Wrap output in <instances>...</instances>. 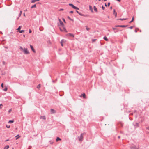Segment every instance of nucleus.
I'll use <instances>...</instances> for the list:
<instances>
[{
	"instance_id": "nucleus-1",
	"label": "nucleus",
	"mask_w": 149,
	"mask_h": 149,
	"mask_svg": "<svg viewBox=\"0 0 149 149\" xmlns=\"http://www.w3.org/2000/svg\"><path fill=\"white\" fill-rule=\"evenodd\" d=\"M20 49L21 51H22L24 54H29V52L26 48H23L22 47H20Z\"/></svg>"
},
{
	"instance_id": "nucleus-2",
	"label": "nucleus",
	"mask_w": 149,
	"mask_h": 149,
	"mask_svg": "<svg viewBox=\"0 0 149 149\" xmlns=\"http://www.w3.org/2000/svg\"><path fill=\"white\" fill-rule=\"evenodd\" d=\"M59 21H60V24L61 25V26H62L63 27V30L65 31V32H67V31L66 30V29L64 26V24L63 22L60 19H59Z\"/></svg>"
},
{
	"instance_id": "nucleus-3",
	"label": "nucleus",
	"mask_w": 149,
	"mask_h": 149,
	"mask_svg": "<svg viewBox=\"0 0 149 149\" xmlns=\"http://www.w3.org/2000/svg\"><path fill=\"white\" fill-rule=\"evenodd\" d=\"M69 5L71 6L73 8L77 10H79V8L73 5L72 4H69Z\"/></svg>"
},
{
	"instance_id": "nucleus-4",
	"label": "nucleus",
	"mask_w": 149,
	"mask_h": 149,
	"mask_svg": "<svg viewBox=\"0 0 149 149\" xmlns=\"http://www.w3.org/2000/svg\"><path fill=\"white\" fill-rule=\"evenodd\" d=\"M83 139V134H81L80 137L79 138V141H81Z\"/></svg>"
},
{
	"instance_id": "nucleus-5",
	"label": "nucleus",
	"mask_w": 149,
	"mask_h": 149,
	"mask_svg": "<svg viewBox=\"0 0 149 149\" xmlns=\"http://www.w3.org/2000/svg\"><path fill=\"white\" fill-rule=\"evenodd\" d=\"M30 47L32 50L33 51V52L34 53H35L36 52V51L34 50L33 46L32 45H30Z\"/></svg>"
},
{
	"instance_id": "nucleus-6",
	"label": "nucleus",
	"mask_w": 149,
	"mask_h": 149,
	"mask_svg": "<svg viewBox=\"0 0 149 149\" xmlns=\"http://www.w3.org/2000/svg\"><path fill=\"white\" fill-rule=\"evenodd\" d=\"M131 149H139V147L136 146H133L131 148Z\"/></svg>"
},
{
	"instance_id": "nucleus-7",
	"label": "nucleus",
	"mask_w": 149,
	"mask_h": 149,
	"mask_svg": "<svg viewBox=\"0 0 149 149\" xmlns=\"http://www.w3.org/2000/svg\"><path fill=\"white\" fill-rule=\"evenodd\" d=\"M80 97H83L84 98H86V96L85 94L84 93L81 94L80 96Z\"/></svg>"
},
{
	"instance_id": "nucleus-8",
	"label": "nucleus",
	"mask_w": 149,
	"mask_h": 149,
	"mask_svg": "<svg viewBox=\"0 0 149 149\" xmlns=\"http://www.w3.org/2000/svg\"><path fill=\"white\" fill-rule=\"evenodd\" d=\"M50 111L51 113H53L56 112V111L53 109H51Z\"/></svg>"
},
{
	"instance_id": "nucleus-9",
	"label": "nucleus",
	"mask_w": 149,
	"mask_h": 149,
	"mask_svg": "<svg viewBox=\"0 0 149 149\" xmlns=\"http://www.w3.org/2000/svg\"><path fill=\"white\" fill-rule=\"evenodd\" d=\"M21 27L22 26H19V27L17 29V30L18 31L17 32H19V31H20Z\"/></svg>"
},
{
	"instance_id": "nucleus-10",
	"label": "nucleus",
	"mask_w": 149,
	"mask_h": 149,
	"mask_svg": "<svg viewBox=\"0 0 149 149\" xmlns=\"http://www.w3.org/2000/svg\"><path fill=\"white\" fill-rule=\"evenodd\" d=\"M89 9L90 10H91V11L93 12V11L92 7L91 6H89Z\"/></svg>"
},
{
	"instance_id": "nucleus-11",
	"label": "nucleus",
	"mask_w": 149,
	"mask_h": 149,
	"mask_svg": "<svg viewBox=\"0 0 149 149\" xmlns=\"http://www.w3.org/2000/svg\"><path fill=\"white\" fill-rule=\"evenodd\" d=\"M60 31H65L63 30V28L62 26H61V27H60Z\"/></svg>"
},
{
	"instance_id": "nucleus-12",
	"label": "nucleus",
	"mask_w": 149,
	"mask_h": 149,
	"mask_svg": "<svg viewBox=\"0 0 149 149\" xmlns=\"http://www.w3.org/2000/svg\"><path fill=\"white\" fill-rule=\"evenodd\" d=\"M40 118L44 120H45L46 119L45 117V116H41Z\"/></svg>"
},
{
	"instance_id": "nucleus-13",
	"label": "nucleus",
	"mask_w": 149,
	"mask_h": 149,
	"mask_svg": "<svg viewBox=\"0 0 149 149\" xmlns=\"http://www.w3.org/2000/svg\"><path fill=\"white\" fill-rule=\"evenodd\" d=\"M93 8H94V10L95 12H97V8H96V7L95 6H94Z\"/></svg>"
},
{
	"instance_id": "nucleus-14",
	"label": "nucleus",
	"mask_w": 149,
	"mask_h": 149,
	"mask_svg": "<svg viewBox=\"0 0 149 149\" xmlns=\"http://www.w3.org/2000/svg\"><path fill=\"white\" fill-rule=\"evenodd\" d=\"M61 42H62L63 44L65 43L66 42V41L65 40H61Z\"/></svg>"
},
{
	"instance_id": "nucleus-15",
	"label": "nucleus",
	"mask_w": 149,
	"mask_h": 149,
	"mask_svg": "<svg viewBox=\"0 0 149 149\" xmlns=\"http://www.w3.org/2000/svg\"><path fill=\"white\" fill-rule=\"evenodd\" d=\"M61 139L59 137H57L56 139V141H61Z\"/></svg>"
},
{
	"instance_id": "nucleus-16",
	"label": "nucleus",
	"mask_w": 149,
	"mask_h": 149,
	"mask_svg": "<svg viewBox=\"0 0 149 149\" xmlns=\"http://www.w3.org/2000/svg\"><path fill=\"white\" fill-rule=\"evenodd\" d=\"M114 14H115V17H116L117 16V13L115 12V9H114Z\"/></svg>"
},
{
	"instance_id": "nucleus-17",
	"label": "nucleus",
	"mask_w": 149,
	"mask_h": 149,
	"mask_svg": "<svg viewBox=\"0 0 149 149\" xmlns=\"http://www.w3.org/2000/svg\"><path fill=\"white\" fill-rule=\"evenodd\" d=\"M9 148V146L8 145H7L5 146L4 148V149H8Z\"/></svg>"
},
{
	"instance_id": "nucleus-18",
	"label": "nucleus",
	"mask_w": 149,
	"mask_h": 149,
	"mask_svg": "<svg viewBox=\"0 0 149 149\" xmlns=\"http://www.w3.org/2000/svg\"><path fill=\"white\" fill-rule=\"evenodd\" d=\"M22 11H21L19 15V17L17 18V19H18L19 17H20L22 14Z\"/></svg>"
},
{
	"instance_id": "nucleus-19",
	"label": "nucleus",
	"mask_w": 149,
	"mask_h": 149,
	"mask_svg": "<svg viewBox=\"0 0 149 149\" xmlns=\"http://www.w3.org/2000/svg\"><path fill=\"white\" fill-rule=\"evenodd\" d=\"M19 32L20 33H22L23 32H24V30H20V31H19Z\"/></svg>"
},
{
	"instance_id": "nucleus-20",
	"label": "nucleus",
	"mask_w": 149,
	"mask_h": 149,
	"mask_svg": "<svg viewBox=\"0 0 149 149\" xmlns=\"http://www.w3.org/2000/svg\"><path fill=\"white\" fill-rule=\"evenodd\" d=\"M40 86H41V85L40 84H39V85H38V86H37V88H38V89H40Z\"/></svg>"
},
{
	"instance_id": "nucleus-21",
	"label": "nucleus",
	"mask_w": 149,
	"mask_h": 149,
	"mask_svg": "<svg viewBox=\"0 0 149 149\" xmlns=\"http://www.w3.org/2000/svg\"><path fill=\"white\" fill-rule=\"evenodd\" d=\"M104 39L106 40V41H108V39L107 38V37H106V36H105L104 38Z\"/></svg>"
},
{
	"instance_id": "nucleus-22",
	"label": "nucleus",
	"mask_w": 149,
	"mask_h": 149,
	"mask_svg": "<svg viewBox=\"0 0 149 149\" xmlns=\"http://www.w3.org/2000/svg\"><path fill=\"white\" fill-rule=\"evenodd\" d=\"M36 4H34V5L32 6L31 7L32 8H36Z\"/></svg>"
},
{
	"instance_id": "nucleus-23",
	"label": "nucleus",
	"mask_w": 149,
	"mask_h": 149,
	"mask_svg": "<svg viewBox=\"0 0 149 149\" xmlns=\"http://www.w3.org/2000/svg\"><path fill=\"white\" fill-rule=\"evenodd\" d=\"M70 36H72L73 37H74V36L73 34H72L71 33H69L68 34Z\"/></svg>"
},
{
	"instance_id": "nucleus-24",
	"label": "nucleus",
	"mask_w": 149,
	"mask_h": 149,
	"mask_svg": "<svg viewBox=\"0 0 149 149\" xmlns=\"http://www.w3.org/2000/svg\"><path fill=\"white\" fill-rule=\"evenodd\" d=\"M8 88L7 87L5 86V88L3 89L4 91H6L7 90Z\"/></svg>"
},
{
	"instance_id": "nucleus-25",
	"label": "nucleus",
	"mask_w": 149,
	"mask_h": 149,
	"mask_svg": "<svg viewBox=\"0 0 149 149\" xmlns=\"http://www.w3.org/2000/svg\"><path fill=\"white\" fill-rule=\"evenodd\" d=\"M20 137V136H19V135L16 136V140L18 138H19Z\"/></svg>"
},
{
	"instance_id": "nucleus-26",
	"label": "nucleus",
	"mask_w": 149,
	"mask_h": 149,
	"mask_svg": "<svg viewBox=\"0 0 149 149\" xmlns=\"http://www.w3.org/2000/svg\"><path fill=\"white\" fill-rule=\"evenodd\" d=\"M118 19V20H126V19Z\"/></svg>"
},
{
	"instance_id": "nucleus-27",
	"label": "nucleus",
	"mask_w": 149,
	"mask_h": 149,
	"mask_svg": "<svg viewBox=\"0 0 149 149\" xmlns=\"http://www.w3.org/2000/svg\"><path fill=\"white\" fill-rule=\"evenodd\" d=\"M127 26V25H120V27H126V26Z\"/></svg>"
},
{
	"instance_id": "nucleus-28",
	"label": "nucleus",
	"mask_w": 149,
	"mask_h": 149,
	"mask_svg": "<svg viewBox=\"0 0 149 149\" xmlns=\"http://www.w3.org/2000/svg\"><path fill=\"white\" fill-rule=\"evenodd\" d=\"M134 19V17H132V20H131V21H130V22H129V23H131L133 21Z\"/></svg>"
},
{
	"instance_id": "nucleus-29",
	"label": "nucleus",
	"mask_w": 149,
	"mask_h": 149,
	"mask_svg": "<svg viewBox=\"0 0 149 149\" xmlns=\"http://www.w3.org/2000/svg\"><path fill=\"white\" fill-rule=\"evenodd\" d=\"M76 12L79 14V15H81L83 16V15L81 14L78 11H76Z\"/></svg>"
},
{
	"instance_id": "nucleus-30",
	"label": "nucleus",
	"mask_w": 149,
	"mask_h": 149,
	"mask_svg": "<svg viewBox=\"0 0 149 149\" xmlns=\"http://www.w3.org/2000/svg\"><path fill=\"white\" fill-rule=\"evenodd\" d=\"M13 122H14V121L13 120H9L8 121V123H13Z\"/></svg>"
},
{
	"instance_id": "nucleus-31",
	"label": "nucleus",
	"mask_w": 149,
	"mask_h": 149,
	"mask_svg": "<svg viewBox=\"0 0 149 149\" xmlns=\"http://www.w3.org/2000/svg\"><path fill=\"white\" fill-rule=\"evenodd\" d=\"M3 106V105L2 104H0V108L1 109H2V106Z\"/></svg>"
},
{
	"instance_id": "nucleus-32",
	"label": "nucleus",
	"mask_w": 149,
	"mask_h": 149,
	"mask_svg": "<svg viewBox=\"0 0 149 149\" xmlns=\"http://www.w3.org/2000/svg\"><path fill=\"white\" fill-rule=\"evenodd\" d=\"M1 87L3 88V83H2L1 84Z\"/></svg>"
},
{
	"instance_id": "nucleus-33",
	"label": "nucleus",
	"mask_w": 149,
	"mask_h": 149,
	"mask_svg": "<svg viewBox=\"0 0 149 149\" xmlns=\"http://www.w3.org/2000/svg\"><path fill=\"white\" fill-rule=\"evenodd\" d=\"M11 111H12V109H10V110H9V111H8V112H9V113H10V112H11Z\"/></svg>"
},
{
	"instance_id": "nucleus-34",
	"label": "nucleus",
	"mask_w": 149,
	"mask_h": 149,
	"mask_svg": "<svg viewBox=\"0 0 149 149\" xmlns=\"http://www.w3.org/2000/svg\"><path fill=\"white\" fill-rule=\"evenodd\" d=\"M90 29L89 28H88V27H87L86 28V29L87 31H89L90 30Z\"/></svg>"
},
{
	"instance_id": "nucleus-35",
	"label": "nucleus",
	"mask_w": 149,
	"mask_h": 149,
	"mask_svg": "<svg viewBox=\"0 0 149 149\" xmlns=\"http://www.w3.org/2000/svg\"><path fill=\"white\" fill-rule=\"evenodd\" d=\"M6 127L8 128H9L10 127V125H8H8H6Z\"/></svg>"
},
{
	"instance_id": "nucleus-36",
	"label": "nucleus",
	"mask_w": 149,
	"mask_h": 149,
	"mask_svg": "<svg viewBox=\"0 0 149 149\" xmlns=\"http://www.w3.org/2000/svg\"><path fill=\"white\" fill-rule=\"evenodd\" d=\"M32 32V31L30 29H29V33H31Z\"/></svg>"
},
{
	"instance_id": "nucleus-37",
	"label": "nucleus",
	"mask_w": 149,
	"mask_h": 149,
	"mask_svg": "<svg viewBox=\"0 0 149 149\" xmlns=\"http://www.w3.org/2000/svg\"><path fill=\"white\" fill-rule=\"evenodd\" d=\"M102 9H103V10H104V8H105V7H104L103 6H102Z\"/></svg>"
},
{
	"instance_id": "nucleus-38",
	"label": "nucleus",
	"mask_w": 149,
	"mask_h": 149,
	"mask_svg": "<svg viewBox=\"0 0 149 149\" xmlns=\"http://www.w3.org/2000/svg\"><path fill=\"white\" fill-rule=\"evenodd\" d=\"M63 9H60V10H59V11H63Z\"/></svg>"
},
{
	"instance_id": "nucleus-39",
	"label": "nucleus",
	"mask_w": 149,
	"mask_h": 149,
	"mask_svg": "<svg viewBox=\"0 0 149 149\" xmlns=\"http://www.w3.org/2000/svg\"><path fill=\"white\" fill-rule=\"evenodd\" d=\"M61 45L62 46H63V43L62 42H61Z\"/></svg>"
},
{
	"instance_id": "nucleus-40",
	"label": "nucleus",
	"mask_w": 149,
	"mask_h": 149,
	"mask_svg": "<svg viewBox=\"0 0 149 149\" xmlns=\"http://www.w3.org/2000/svg\"><path fill=\"white\" fill-rule=\"evenodd\" d=\"M36 1H32L31 3H35Z\"/></svg>"
},
{
	"instance_id": "nucleus-41",
	"label": "nucleus",
	"mask_w": 149,
	"mask_h": 149,
	"mask_svg": "<svg viewBox=\"0 0 149 149\" xmlns=\"http://www.w3.org/2000/svg\"><path fill=\"white\" fill-rule=\"evenodd\" d=\"M68 18L70 20H72V19L70 18V17L69 16L68 17Z\"/></svg>"
},
{
	"instance_id": "nucleus-42",
	"label": "nucleus",
	"mask_w": 149,
	"mask_h": 149,
	"mask_svg": "<svg viewBox=\"0 0 149 149\" xmlns=\"http://www.w3.org/2000/svg\"><path fill=\"white\" fill-rule=\"evenodd\" d=\"M63 21L65 23H66V22H65V20L64 19H63Z\"/></svg>"
},
{
	"instance_id": "nucleus-43",
	"label": "nucleus",
	"mask_w": 149,
	"mask_h": 149,
	"mask_svg": "<svg viewBox=\"0 0 149 149\" xmlns=\"http://www.w3.org/2000/svg\"><path fill=\"white\" fill-rule=\"evenodd\" d=\"M110 4V3H108V6H109V5Z\"/></svg>"
},
{
	"instance_id": "nucleus-44",
	"label": "nucleus",
	"mask_w": 149,
	"mask_h": 149,
	"mask_svg": "<svg viewBox=\"0 0 149 149\" xmlns=\"http://www.w3.org/2000/svg\"><path fill=\"white\" fill-rule=\"evenodd\" d=\"M70 13H73V12L72 11H70Z\"/></svg>"
},
{
	"instance_id": "nucleus-45",
	"label": "nucleus",
	"mask_w": 149,
	"mask_h": 149,
	"mask_svg": "<svg viewBox=\"0 0 149 149\" xmlns=\"http://www.w3.org/2000/svg\"><path fill=\"white\" fill-rule=\"evenodd\" d=\"M95 40H96V39H93V40H92V42H94Z\"/></svg>"
},
{
	"instance_id": "nucleus-46",
	"label": "nucleus",
	"mask_w": 149,
	"mask_h": 149,
	"mask_svg": "<svg viewBox=\"0 0 149 149\" xmlns=\"http://www.w3.org/2000/svg\"><path fill=\"white\" fill-rule=\"evenodd\" d=\"M132 28H133V27H132V26H131V27H129V28H130V29H132Z\"/></svg>"
},
{
	"instance_id": "nucleus-47",
	"label": "nucleus",
	"mask_w": 149,
	"mask_h": 149,
	"mask_svg": "<svg viewBox=\"0 0 149 149\" xmlns=\"http://www.w3.org/2000/svg\"><path fill=\"white\" fill-rule=\"evenodd\" d=\"M120 25H118V26H116L120 27Z\"/></svg>"
},
{
	"instance_id": "nucleus-48",
	"label": "nucleus",
	"mask_w": 149,
	"mask_h": 149,
	"mask_svg": "<svg viewBox=\"0 0 149 149\" xmlns=\"http://www.w3.org/2000/svg\"><path fill=\"white\" fill-rule=\"evenodd\" d=\"M24 16H25V13H24Z\"/></svg>"
},
{
	"instance_id": "nucleus-49",
	"label": "nucleus",
	"mask_w": 149,
	"mask_h": 149,
	"mask_svg": "<svg viewBox=\"0 0 149 149\" xmlns=\"http://www.w3.org/2000/svg\"><path fill=\"white\" fill-rule=\"evenodd\" d=\"M135 32H137V30H136V29L135 30Z\"/></svg>"
},
{
	"instance_id": "nucleus-50",
	"label": "nucleus",
	"mask_w": 149,
	"mask_h": 149,
	"mask_svg": "<svg viewBox=\"0 0 149 149\" xmlns=\"http://www.w3.org/2000/svg\"><path fill=\"white\" fill-rule=\"evenodd\" d=\"M113 30H115V29H116V28H113Z\"/></svg>"
},
{
	"instance_id": "nucleus-51",
	"label": "nucleus",
	"mask_w": 149,
	"mask_h": 149,
	"mask_svg": "<svg viewBox=\"0 0 149 149\" xmlns=\"http://www.w3.org/2000/svg\"><path fill=\"white\" fill-rule=\"evenodd\" d=\"M23 36H24V37H25V35H23Z\"/></svg>"
},
{
	"instance_id": "nucleus-52",
	"label": "nucleus",
	"mask_w": 149,
	"mask_h": 149,
	"mask_svg": "<svg viewBox=\"0 0 149 149\" xmlns=\"http://www.w3.org/2000/svg\"><path fill=\"white\" fill-rule=\"evenodd\" d=\"M105 6H107L106 3H105Z\"/></svg>"
},
{
	"instance_id": "nucleus-53",
	"label": "nucleus",
	"mask_w": 149,
	"mask_h": 149,
	"mask_svg": "<svg viewBox=\"0 0 149 149\" xmlns=\"http://www.w3.org/2000/svg\"><path fill=\"white\" fill-rule=\"evenodd\" d=\"M110 8H111V9H112V7H110Z\"/></svg>"
},
{
	"instance_id": "nucleus-54",
	"label": "nucleus",
	"mask_w": 149,
	"mask_h": 149,
	"mask_svg": "<svg viewBox=\"0 0 149 149\" xmlns=\"http://www.w3.org/2000/svg\"><path fill=\"white\" fill-rule=\"evenodd\" d=\"M29 148H31V146H29Z\"/></svg>"
},
{
	"instance_id": "nucleus-55",
	"label": "nucleus",
	"mask_w": 149,
	"mask_h": 149,
	"mask_svg": "<svg viewBox=\"0 0 149 149\" xmlns=\"http://www.w3.org/2000/svg\"><path fill=\"white\" fill-rule=\"evenodd\" d=\"M25 11H27V10H26H26H25Z\"/></svg>"
},
{
	"instance_id": "nucleus-56",
	"label": "nucleus",
	"mask_w": 149,
	"mask_h": 149,
	"mask_svg": "<svg viewBox=\"0 0 149 149\" xmlns=\"http://www.w3.org/2000/svg\"><path fill=\"white\" fill-rule=\"evenodd\" d=\"M12 149H13V148Z\"/></svg>"
}]
</instances>
